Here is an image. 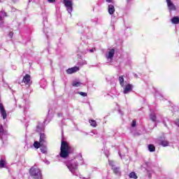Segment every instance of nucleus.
Masks as SVG:
<instances>
[{
	"mask_svg": "<svg viewBox=\"0 0 179 179\" xmlns=\"http://www.w3.org/2000/svg\"><path fill=\"white\" fill-rule=\"evenodd\" d=\"M71 148L69 146V144L64 141H62L61 148H60V156L63 159H66L68 156H69V153H71Z\"/></svg>",
	"mask_w": 179,
	"mask_h": 179,
	"instance_id": "nucleus-1",
	"label": "nucleus"
},
{
	"mask_svg": "<svg viewBox=\"0 0 179 179\" xmlns=\"http://www.w3.org/2000/svg\"><path fill=\"white\" fill-rule=\"evenodd\" d=\"M66 166L73 176H79V173L78 172V164L76 162L70 161L66 163Z\"/></svg>",
	"mask_w": 179,
	"mask_h": 179,
	"instance_id": "nucleus-2",
	"label": "nucleus"
},
{
	"mask_svg": "<svg viewBox=\"0 0 179 179\" xmlns=\"http://www.w3.org/2000/svg\"><path fill=\"white\" fill-rule=\"evenodd\" d=\"M29 174L31 177H33L34 179H41L43 177V175L41 174V171H40V169L38 167L34 166L31 168L29 171Z\"/></svg>",
	"mask_w": 179,
	"mask_h": 179,
	"instance_id": "nucleus-3",
	"label": "nucleus"
},
{
	"mask_svg": "<svg viewBox=\"0 0 179 179\" xmlns=\"http://www.w3.org/2000/svg\"><path fill=\"white\" fill-rule=\"evenodd\" d=\"M150 118L153 122H155V124H158V122H163L164 125H166V122L162 119V115H160L157 116L156 113H152L150 114Z\"/></svg>",
	"mask_w": 179,
	"mask_h": 179,
	"instance_id": "nucleus-4",
	"label": "nucleus"
},
{
	"mask_svg": "<svg viewBox=\"0 0 179 179\" xmlns=\"http://www.w3.org/2000/svg\"><path fill=\"white\" fill-rule=\"evenodd\" d=\"M64 6L66 8L67 12H69V13L71 14L72 10H73V3H72V1H71V0H64Z\"/></svg>",
	"mask_w": 179,
	"mask_h": 179,
	"instance_id": "nucleus-5",
	"label": "nucleus"
},
{
	"mask_svg": "<svg viewBox=\"0 0 179 179\" xmlns=\"http://www.w3.org/2000/svg\"><path fill=\"white\" fill-rule=\"evenodd\" d=\"M8 138V131L6 130H3V127L2 124H0V139L3 142V141H6Z\"/></svg>",
	"mask_w": 179,
	"mask_h": 179,
	"instance_id": "nucleus-6",
	"label": "nucleus"
},
{
	"mask_svg": "<svg viewBox=\"0 0 179 179\" xmlns=\"http://www.w3.org/2000/svg\"><path fill=\"white\" fill-rule=\"evenodd\" d=\"M114 54H115V49H109L108 53L106 55V58L108 61H113V58H114Z\"/></svg>",
	"mask_w": 179,
	"mask_h": 179,
	"instance_id": "nucleus-7",
	"label": "nucleus"
},
{
	"mask_svg": "<svg viewBox=\"0 0 179 179\" xmlns=\"http://www.w3.org/2000/svg\"><path fill=\"white\" fill-rule=\"evenodd\" d=\"M167 6L169 12H173L177 10V7L175 6L174 3L171 0H166Z\"/></svg>",
	"mask_w": 179,
	"mask_h": 179,
	"instance_id": "nucleus-8",
	"label": "nucleus"
},
{
	"mask_svg": "<svg viewBox=\"0 0 179 179\" xmlns=\"http://www.w3.org/2000/svg\"><path fill=\"white\" fill-rule=\"evenodd\" d=\"M0 114L3 120H6V118H8V114L6 113V110H5V107H3V105L1 103H0Z\"/></svg>",
	"mask_w": 179,
	"mask_h": 179,
	"instance_id": "nucleus-9",
	"label": "nucleus"
},
{
	"mask_svg": "<svg viewBox=\"0 0 179 179\" xmlns=\"http://www.w3.org/2000/svg\"><path fill=\"white\" fill-rule=\"evenodd\" d=\"M31 77H30V75L26 74L25 76H24L22 82L25 83V85H28L30 86L31 85Z\"/></svg>",
	"mask_w": 179,
	"mask_h": 179,
	"instance_id": "nucleus-10",
	"label": "nucleus"
},
{
	"mask_svg": "<svg viewBox=\"0 0 179 179\" xmlns=\"http://www.w3.org/2000/svg\"><path fill=\"white\" fill-rule=\"evenodd\" d=\"M78 71H79V66H74L67 69L66 73H69V75H71L75 73V72H78Z\"/></svg>",
	"mask_w": 179,
	"mask_h": 179,
	"instance_id": "nucleus-11",
	"label": "nucleus"
},
{
	"mask_svg": "<svg viewBox=\"0 0 179 179\" xmlns=\"http://www.w3.org/2000/svg\"><path fill=\"white\" fill-rule=\"evenodd\" d=\"M132 90V85L131 84H127L124 87V91L123 93L124 94H128L129 92Z\"/></svg>",
	"mask_w": 179,
	"mask_h": 179,
	"instance_id": "nucleus-12",
	"label": "nucleus"
},
{
	"mask_svg": "<svg viewBox=\"0 0 179 179\" xmlns=\"http://www.w3.org/2000/svg\"><path fill=\"white\" fill-rule=\"evenodd\" d=\"M159 145L164 148H166V146H169V142L167 140H166V138H163L159 139Z\"/></svg>",
	"mask_w": 179,
	"mask_h": 179,
	"instance_id": "nucleus-13",
	"label": "nucleus"
},
{
	"mask_svg": "<svg viewBox=\"0 0 179 179\" xmlns=\"http://www.w3.org/2000/svg\"><path fill=\"white\" fill-rule=\"evenodd\" d=\"M46 142V137H45V134L41 133L40 134V143H41V145H44V143H45Z\"/></svg>",
	"mask_w": 179,
	"mask_h": 179,
	"instance_id": "nucleus-14",
	"label": "nucleus"
},
{
	"mask_svg": "<svg viewBox=\"0 0 179 179\" xmlns=\"http://www.w3.org/2000/svg\"><path fill=\"white\" fill-rule=\"evenodd\" d=\"M114 12H115V8L113 4L108 5V13L109 15H113Z\"/></svg>",
	"mask_w": 179,
	"mask_h": 179,
	"instance_id": "nucleus-15",
	"label": "nucleus"
},
{
	"mask_svg": "<svg viewBox=\"0 0 179 179\" xmlns=\"http://www.w3.org/2000/svg\"><path fill=\"white\" fill-rule=\"evenodd\" d=\"M171 22L173 24H179V17L175 16L172 17Z\"/></svg>",
	"mask_w": 179,
	"mask_h": 179,
	"instance_id": "nucleus-16",
	"label": "nucleus"
},
{
	"mask_svg": "<svg viewBox=\"0 0 179 179\" xmlns=\"http://www.w3.org/2000/svg\"><path fill=\"white\" fill-rule=\"evenodd\" d=\"M5 166H6V160L1 159L0 160V169H5Z\"/></svg>",
	"mask_w": 179,
	"mask_h": 179,
	"instance_id": "nucleus-17",
	"label": "nucleus"
},
{
	"mask_svg": "<svg viewBox=\"0 0 179 179\" xmlns=\"http://www.w3.org/2000/svg\"><path fill=\"white\" fill-rule=\"evenodd\" d=\"M89 122L91 125V127H94V128H96L97 127V122L94 120H90Z\"/></svg>",
	"mask_w": 179,
	"mask_h": 179,
	"instance_id": "nucleus-18",
	"label": "nucleus"
},
{
	"mask_svg": "<svg viewBox=\"0 0 179 179\" xmlns=\"http://www.w3.org/2000/svg\"><path fill=\"white\" fill-rule=\"evenodd\" d=\"M82 85V83L79 81H73L72 86L74 87H79V86Z\"/></svg>",
	"mask_w": 179,
	"mask_h": 179,
	"instance_id": "nucleus-19",
	"label": "nucleus"
},
{
	"mask_svg": "<svg viewBox=\"0 0 179 179\" xmlns=\"http://www.w3.org/2000/svg\"><path fill=\"white\" fill-rule=\"evenodd\" d=\"M149 152H155L156 150V148L153 145V144H150L148 146Z\"/></svg>",
	"mask_w": 179,
	"mask_h": 179,
	"instance_id": "nucleus-20",
	"label": "nucleus"
},
{
	"mask_svg": "<svg viewBox=\"0 0 179 179\" xmlns=\"http://www.w3.org/2000/svg\"><path fill=\"white\" fill-rule=\"evenodd\" d=\"M129 176V178L138 179V176H136V173L135 172L130 173Z\"/></svg>",
	"mask_w": 179,
	"mask_h": 179,
	"instance_id": "nucleus-21",
	"label": "nucleus"
},
{
	"mask_svg": "<svg viewBox=\"0 0 179 179\" xmlns=\"http://www.w3.org/2000/svg\"><path fill=\"white\" fill-rule=\"evenodd\" d=\"M41 145H43V144H41L40 141H35L34 143V146L36 148V149H38V148H40Z\"/></svg>",
	"mask_w": 179,
	"mask_h": 179,
	"instance_id": "nucleus-22",
	"label": "nucleus"
},
{
	"mask_svg": "<svg viewBox=\"0 0 179 179\" xmlns=\"http://www.w3.org/2000/svg\"><path fill=\"white\" fill-rule=\"evenodd\" d=\"M119 82H120V85L122 86V87H124V76L119 77Z\"/></svg>",
	"mask_w": 179,
	"mask_h": 179,
	"instance_id": "nucleus-23",
	"label": "nucleus"
},
{
	"mask_svg": "<svg viewBox=\"0 0 179 179\" xmlns=\"http://www.w3.org/2000/svg\"><path fill=\"white\" fill-rule=\"evenodd\" d=\"M3 17H6V13L4 11H0V20H2Z\"/></svg>",
	"mask_w": 179,
	"mask_h": 179,
	"instance_id": "nucleus-24",
	"label": "nucleus"
},
{
	"mask_svg": "<svg viewBox=\"0 0 179 179\" xmlns=\"http://www.w3.org/2000/svg\"><path fill=\"white\" fill-rule=\"evenodd\" d=\"M115 174H120V169L119 168H116L115 166L112 168Z\"/></svg>",
	"mask_w": 179,
	"mask_h": 179,
	"instance_id": "nucleus-25",
	"label": "nucleus"
},
{
	"mask_svg": "<svg viewBox=\"0 0 179 179\" xmlns=\"http://www.w3.org/2000/svg\"><path fill=\"white\" fill-rule=\"evenodd\" d=\"M78 94L83 96V97H86V96H87V93L86 92H78Z\"/></svg>",
	"mask_w": 179,
	"mask_h": 179,
	"instance_id": "nucleus-26",
	"label": "nucleus"
},
{
	"mask_svg": "<svg viewBox=\"0 0 179 179\" xmlns=\"http://www.w3.org/2000/svg\"><path fill=\"white\" fill-rule=\"evenodd\" d=\"M41 152L42 153H47V148H45V147L41 148Z\"/></svg>",
	"mask_w": 179,
	"mask_h": 179,
	"instance_id": "nucleus-27",
	"label": "nucleus"
},
{
	"mask_svg": "<svg viewBox=\"0 0 179 179\" xmlns=\"http://www.w3.org/2000/svg\"><path fill=\"white\" fill-rule=\"evenodd\" d=\"M109 164L110 166H111L112 169H113V167H115L113 161H109Z\"/></svg>",
	"mask_w": 179,
	"mask_h": 179,
	"instance_id": "nucleus-28",
	"label": "nucleus"
},
{
	"mask_svg": "<svg viewBox=\"0 0 179 179\" xmlns=\"http://www.w3.org/2000/svg\"><path fill=\"white\" fill-rule=\"evenodd\" d=\"M36 131H37V132H41V126H37Z\"/></svg>",
	"mask_w": 179,
	"mask_h": 179,
	"instance_id": "nucleus-29",
	"label": "nucleus"
},
{
	"mask_svg": "<svg viewBox=\"0 0 179 179\" xmlns=\"http://www.w3.org/2000/svg\"><path fill=\"white\" fill-rule=\"evenodd\" d=\"M136 121H135V120H133V122H132V124H131V127H136Z\"/></svg>",
	"mask_w": 179,
	"mask_h": 179,
	"instance_id": "nucleus-30",
	"label": "nucleus"
},
{
	"mask_svg": "<svg viewBox=\"0 0 179 179\" xmlns=\"http://www.w3.org/2000/svg\"><path fill=\"white\" fill-rule=\"evenodd\" d=\"M0 27H3V21L2 20H0Z\"/></svg>",
	"mask_w": 179,
	"mask_h": 179,
	"instance_id": "nucleus-31",
	"label": "nucleus"
},
{
	"mask_svg": "<svg viewBox=\"0 0 179 179\" xmlns=\"http://www.w3.org/2000/svg\"><path fill=\"white\" fill-rule=\"evenodd\" d=\"M48 2H49V3H54V2H55V0H48Z\"/></svg>",
	"mask_w": 179,
	"mask_h": 179,
	"instance_id": "nucleus-32",
	"label": "nucleus"
},
{
	"mask_svg": "<svg viewBox=\"0 0 179 179\" xmlns=\"http://www.w3.org/2000/svg\"><path fill=\"white\" fill-rule=\"evenodd\" d=\"M94 50H96V49H91V50H90V52H94Z\"/></svg>",
	"mask_w": 179,
	"mask_h": 179,
	"instance_id": "nucleus-33",
	"label": "nucleus"
},
{
	"mask_svg": "<svg viewBox=\"0 0 179 179\" xmlns=\"http://www.w3.org/2000/svg\"><path fill=\"white\" fill-rule=\"evenodd\" d=\"M176 125H178V126H179V120H178L176 122Z\"/></svg>",
	"mask_w": 179,
	"mask_h": 179,
	"instance_id": "nucleus-34",
	"label": "nucleus"
},
{
	"mask_svg": "<svg viewBox=\"0 0 179 179\" xmlns=\"http://www.w3.org/2000/svg\"><path fill=\"white\" fill-rule=\"evenodd\" d=\"M106 2H108V3H111L112 2V0H106Z\"/></svg>",
	"mask_w": 179,
	"mask_h": 179,
	"instance_id": "nucleus-35",
	"label": "nucleus"
},
{
	"mask_svg": "<svg viewBox=\"0 0 179 179\" xmlns=\"http://www.w3.org/2000/svg\"><path fill=\"white\" fill-rule=\"evenodd\" d=\"M148 177H149V178H152V175H150V173H148Z\"/></svg>",
	"mask_w": 179,
	"mask_h": 179,
	"instance_id": "nucleus-36",
	"label": "nucleus"
},
{
	"mask_svg": "<svg viewBox=\"0 0 179 179\" xmlns=\"http://www.w3.org/2000/svg\"><path fill=\"white\" fill-rule=\"evenodd\" d=\"M84 64H85V65H87V62L85 61V62H84Z\"/></svg>",
	"mask_w": 179,
	"mask_h": 179,
	"instance_id": "nucleus-37",
	"label": "nucleus"
},
{
	"mask_svg": "<svg viewBox=\"0 0 179 179\" xmlns=\"http://www.w3.org/2000/svg\"><path fill=\"white\" fill-rule=\"evenodd\" d=\"M9 36H10V37H12V36H13L12 33H10Z\"/></svg>",
	"mask_w": 179,
	"mask_h": 179,
	"instance_id": "nucleus-38",
	"label": "nucleus"
},
{
	"mask_svg": "<svg viewBox=\"0 0 179 179\" xmlns=\"http://www.w3.org/2000/svg\"><path fill=\"white\" fill-rule=\"evenodd\" d=\"M46 164H50V162L47 161L46 162Z\"/></svg>",
	"mask_w": 179,
	"mask_h": 179,
	"instance_id": "nucleus-39",
	"label": "nucleus"
},
{
	"mask_svg": "<svg viewBox=\"0 0 179 179\" xmlns=\"http://www.w3.org/2000/svg\"><path fill=\"white\" fill-rule=\"evenodd\" d=\"M13 1H14V2H16V0H13Z\"/></svg>",
	"mask_w": 179,
	"mask_h": 179,
	"instance_id": "nucleus-40",
	"label": "nucleus"
},
{
	"mask_svg": "<svg viewBox=\"0 0 179 179\" xmlns=\"http://www.w3.org/2000/svg\"><path fill=\"white\" fill-rule=\"evenodd\" d=\"M128 1H131V0H128Z\"/></svg>",
	"mask_w": 179,
	"mask_h": 179,
	"instance_id": "nucleus-41",
	"label": "nucleus"
},
{
	"mask_svg": "<svg viewBox=\"0 0 179 179\" xmlns=\"http://www.w3.org/2000/svg\"><path fill=\"white\" fill-rule=\"evenodd\" d=\"M29 1H31V0H29Z\"/></svg>",
	"mask_w": 179,
	"mask_h": 179,
	"instance_id": "nucleus-42",
	"label": "nucleus"
}]
</instances>
